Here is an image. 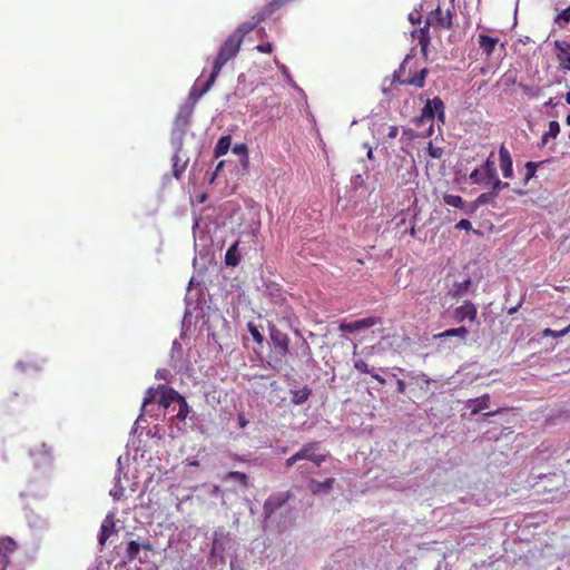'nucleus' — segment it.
Wrapping results in <instances>:
<instances>
[{"label":"nucleus","mask_w":570,"mask_h":570,"mask_svg":"<svg viewBox=\"0 0 570 570\" xmlns=\"http://www.w3.org/2000/svg\"><path fill=\"white\" fill-rule=\"evenodd\" d=\"M242 43L229 36L224 43L220 46L219 51L214 60L212 72L205 82V85L198 90L197 97L206 94L215 83L217 77L219 76L223 67L232 59H234L239 50Z\"/></svg>","instance_id":"obj_1"},{"label":"nucleus","mask_w":570,"mask_h":570,"mask_svg":"<svg viewBox=\"0 0 570 570\" xmlns=\"http://www.w3.org/2000/svg\"><path fill=\"white\" fill-rule=\"evenodd\" d=\"M157 390H159L160 393L158 401L159 405L166 410L169 409L173 404L177 405L178 409L176 417L180 421L186 420L189 414V405L185 397L181 396L176 390L165 384H159Z\"/></svg>","instance_id":"obj_2"},{"label":"nucleus","mask_w":570,"mask_h":570,"mask_svg":"<svg viewBox=\"0 0 570 570\" xmlns=\"http://www.w3.org/2000/svg\"><path fill=\"white\" fill-rule=\"evenodd\" d=\"M327 454L321 451V443L313 441L304 444L296 453L285 461L286 468H291L298 461L307 460L320 468L326 461Z\"/></svg>","instance_id":"obj_3"},{"label":"nucleus","mask_w":570,"mask_h":570,"mask_svg":"<svg viewBox=\"0 0 570 570\" xmlns=\"http://www.w3.org/2000/svg\"><path fill=\"white\" fill-rule=\"evenodd\" d=\"M454 4L451 1L446 9H443L440 4L429 13L426 21L428 24L440 28V29H451L453 23L454 16Z\"/></svg>","instance_id":"obj_4"},{"label":"nucleus","mask_w":570,"mask_h":570,"mask_svg":"<svg viewBox=\"0 0 570 570\" xmlns=\"http://www.w3.org/2000/svg\"><path fill=\"white\" fill-rule=\"evenodd\" d=\"M381 324V318L376 316H368L362 320H356L354 322H342L338 325V330L343 333H355L361 332L366 328L373 327L375 325Z\"/></svg>","instance_id":"obj_5"},{"label":"nucleus","mask_w":570,"mask_h":570,"mask_svg":"<svg viewBox=\"0 0 570 570\" xmlns=\"http://www.w3.org/2000/svg\"><path fill=\"white\" fill-rule=\"evenodd\" d=\"M271 342L277 354L285 356L289 350V337L286 333L277 328L275 325L269 326Z\"/></svg>","instance_id":"obj_6"},{"label":"nucleus","mask_w":570,"mask_h":570,"mask_svg":"<svg viewBox=\"0 0 570 570\" xmlns=\"http://www.w3.org/2000/svg\"><path fill=\"white\" fill-rule=\"evenodd\" d=\"M557 60L563 72L570 71V43L564 40H556Z\"/></svg>","instance_id":"obj_7"},{"label":"nucleus","mask_w":570,"mask_h":570,"mask_svg":"<svg viewBox=\"0 0 570 570\" xmlns=\"http://www.w3.org/2000/svg\"><path fill=\"white\" fill-rule=\"evenodd\" d=\"M17 543L10 537L0 538V570H6L9 562L10 556L16 551Z\"/></svg>","instance_id":"obj_8"},{"label":"nucleus","mask_w":570,"mask_h":570,"mask_svg":"<svg viewBox=\"0 0 570 570\" xmlns=\"http://www.w3.org/2000/svg\"><path fill=\"white\" fill-rule=\"evenodd\" d=\"M476 306L469 299L464 301V303L461 306L456 307L453 312V317L458 323H461L465 320L473 322L476 320Z\"/></svg>","instance_id":"obj_9"},{"label":"nucleus","mask_w":570,"mask_h":570,"mask_svg":"<svg viewBox=\"0 0 570 570\" xmlns=\"http://www.w3.org/2000/svg\"><path fill=\"white\" fill-rule=\"evenodd\" d=\"M499 166L504 178L513 177V161L510 151L502 144L499 148Z\"/></svg>","instance_id":"obj_10"},{"label":"nucleus","mask_w":570,"mask_h":570,"mask_svg":"<svg viewBox=\"0 0 570 570\" xmlns=\"http://www.w3.org/2000/svg\"><path fill=\"white\" fill-rule=\"evenodd\" d=\"M287 499L288 497L284 493H276L268 497L263 507L265 517L271 518L275 511L286 503Z\"/></svg>","instance_id":"obj_11"},{"label":"nucleus","mask_w":570,"mask_h":570,"mask_svg":"<svg viewBox=\"0 0 570 570\" xmlns=\"http://www.w3.org/2000/svg\"><path fill=\"white\" fill-rule=\"evenodd\" d=\"M444 204L461 209L464 214L471 215L475 212V206H471V204H466L465 200L459 196L453 194H444L443 195Z\"/></svg>","instance_id":"obj_12"},{"label":"nucleus","mask_w":570,"mask_h":570,"mask_svg":"<svg viewBox=\"0 0 570 570\" xmlns=\"http://www.w3.org/2000/svg\"><path fill=\"white\" fill-rule=\"evenodd\" d=\"M498 42H499V38H497V37H490L484 33H480L478 36L479 48L482 50V52L487 57H490L493 53Z\"/></svg>","instance_id":"obj_13"},{"label":"nucleus","mask_w":570,"mask_h":570,"mask_svg":"<svg viewBox=\"0 0 570 570\" xmlns=\"http://www.w3.org/2000/svg\"><path fill=\"white\" fill-rule=\"evenodd\" d=\"M335 483V479L328 478L325 481L321 482L317 480H311L308 483V489L313 494L328 493Z\"/></svg>","instance_id":"obj_14"},{"label":"nucleus","mask_w":570,"mask_h":570,"mask_svg":"<svg viewBox=\"0 0 570 570\" xmlns=\"http://www.w3.org/2000/svg\"><path fill=\"white\" fill-rule=\"evenodd\" d=\"M469 335V331L465 326H459L455 328L446 330L438 335H435L436 340H444L448 337H459L462 342L466 341V337Z\"/></svg>","instance_id":"obj_15"},{"label":"nucleus","mask_w":570,"mask_h":570,"mask_svg":"<svg viewBox=\"0 0 570 570\" xmlns=\"http://www.w3.org/2000/svg\"><path fill=\"white\" fill-rule=\"evenodd\" d=\"M139 552H140V546H139V542L138 541H135V540H131L128 542V546H127V560L129 562H132L135 560H139V562L144 563L148 560V556L145 554V557H140L139 556Z\"/></svg>","instance_id":"obj_16"},{"label":"nucleus","mask_w":570,"mask_h":570,"mask_svg":"<svg viewBox=\"0 0 570 570\" xmlns=\"http://www.w3.org/2000/svg\"><path fill=\"white\" fill-rule=\"evenodd\" d=\"M223 480L225 482L237 483L242 489H247L249 485L248 476L245 473L238 471L228 472Z\"/></svg>","instance_id":"obj_17"},{"label":"nucleus","mask_w":570,"mask_h":570,"mask_svg":"<svg viewBox=\"0 0 570 570\" xmlns=\"http://www.w3.org/2000/svg\"><path fill=\"white\" fill-rule=\"evenodd\" d=\"M426 75H428V69H422L419 72H416L414 76H412L407 79L400 80V83L401 85H412L416 88H422V87H424Z\"/></svg>","instance_id":"obj_18"},{"label":"nucleus","mask_w":570,"mask_h":570,"mask_svg":"<svg viewBox=\"0 0 570 570\" xmlns=\"http://www.w3.org/2000/svg\"><path fill=\"white\" fill-rule=\"evenodd\" d=\"M471 403L474 404V406H473V409L471 411V414H478L482 410H487V409L490 407V395L489 394H483L480 397L471 399V400L468 401V404H471Z\"/></svg>","instance_id":"obj_19"},{"label":"nucleus","mask_w":570,"mask_h":570,"mask_svg":"<svg viewBox=\"0 0 570 570\" xmlns=\"http://www.w3.org/2000/svg\"><path fill=\"white\" fill-rule=\"evenodd\" d=\"M238 244L239 242H235L225 254V264L227 266H236L240 261V256L238 253Z\"/></svg>","instance_id":"obj_20"},{"label":"nucleus","mask_w":570,"mask_h":570,"mask_svg":"<svg viewBox=\"0 0 570 570\" xmlns=\"http://www.w3.org/2000/svg\"><path fill=\"white\" fill-rule=\"evenodd\" d=\"M311 394H312V391L308 386H304L301 390H292L291 391L292 403L295 405H301L308 400Z\"/></svg>","instance_id":"obj_21"},{"label":"nucleus","mask_w":570,"mask_h":570,"mask_svg":"<svg viewBox=\"0 0 570 570\" xmlns=\"http://www.w3.org/2000/svg\"><path fill=\"white\" fill-rule=\"evenodd\" d=\"M429 102L431 105V108L436 115L438 120H440L442 124L445 121V107L443 100L436 96L433 99H429Z\"/></svg>","instance_id":"obj_22"},{"label":"nucleus","mask_w":570,"mask_h":570,"mask_svg":"<svg viewBox=\"0 0 570 570\" xmlns=\"http://www.w3.org/2000/svg\"><path fill=\"white\" fill-rule=\"evenodd\" d=\"M230 142H232L230 136L220 137L215 146V149H214L215 157L218 158V157L226 155L230 148Z\"/></svg>","instance_id":"obj_23"},{"label":"nucleus","mask_w":570,"mask_h":570,"mask_svg":"<svg viewBox=\"0 0 570 570\" xmlns=\"http://www.w3.org/2000/svg\"><path fill=\"white\" fill-rule=\"evenodd\" d=\"M494 156V153L492 151L488 159L485 160V163L483 164L482 166V170L487 177V180L488 179H493L498 174H497V168H495V165H494V160L492 159Z\"/></svg>","instance_id":"obj_24"},{"label":"nucleus","mask_w":570,"mask_h":570,"mask_svg":"<svg viewBox=\"0 0 570 570\" xmlns=\"http://www.w3.org/2000/svg\"><path fill=\"white\" fill-rule=\"evenodd\" d=\"M560 132V124L557 120H551L549 122V129L547 132L542 135L541 141L542 145H546L550 138H556Z\"/></svg>","instance_id":"obj_25"},{"label":"nucleus","mask_w":570,"mask_h":570,"mask_svg":"<svg viewBox=\"0 0 570 570\" xmlns=\"http://www.w3.org/2000/svg\"><path fill=\"white\" fill-rule=\"evenodd\" d=\"M517 82V76L513 72H505L500 80L498 81V85L501 86L504 90H508L512 88Z\"/></svg>","instance_id":"obj_26"},{"label":"nucleus","mask_w":570,"mask_h":570,"mask_svg":"<svg viewBox=\"0 0 570 570\" xmlns=\"http://www.w3.org/2000/svg\"><path fill=\"white\" fill-rule=\"evenodd\" d=\"M495 198H497L495 193H492V191L482 193L481 195L478 196V198L473 203H471V206H475V210H476L480 205L493 203V200Z\"/></svg>","instance_id":"obj_27"},{"label":"nucleus","mask_w":570,"mask_h":570,"mask_svg":"<svg viewBox=\"0 0 570 570\" xmlns=\"http://www.w3.org/2000/svg\"><path fill=\"white\" fill-rule=\"evenodd\" d=\"M487 185H491V191L495 193L497 197L502 189L508 188L510 186L509 183L501 181L498 178V175L493 179H488Z\"/></svg>","instance_id":"obj_28"},{"label":"nucleus","mask_w":570,"mask_h":570,"mask_svg":"<svg viewBox=\"0 0 570 570\" xmlns=\"http://www.w3.org/2000/svg\"><path fill=\"white\" fill-rule=\"evenodd\" d=\"M556 23L560 28H568L570 30V6L557 16Z\"/></svg>","instance_id":"obj_29"},{"label":"nucleus","mask_w":570,"mask_h":570,"mask_svg":"<svg viewBox=\"0 0 570 570\" xmlns=\"http://www.w3.org/2000/svg\"><path fill=\"white\" fill-rule=\"evenodd\" d=\"M539 167V163L527 161L524 165L525 176H524V185L535 176L537 169Z\"/></svg>","instance_id":"obj_30"},{"label":"nucleus","mask_w":570,"mask_h":570,"mask_svg":"<svg viewBox=\"0 0 570 570\" xmlns=\"http://www.w3.org/2000/svg\"><path fill=\"white\" fill-rule=\"evenodd\" d=\"M469 178H470V181L472 184H478V185L484 184V185H487V177H485V175H484L482 169H479V168L474 169L470 174Z\"/></svg>","instance_id":"obj_31"},{"label":"nucleus","mask_w":570,"mask_h":570,"mask_svg":"<svg viewBox=\"0 0 570 570\" xmlns=\"http://www.w3.org/2000/svg\"><path fill=\"white\" fill-rule=\"evenodd\" d=\"M569 333H570V324L568 326H566L564 328L560 330V331H556V330H551V328H546V330H543L542 335L544 337L552 336L554 338H558V337H562V336H564V335H567Z\"/></svg>","instance_id":"obj_32"},{"label":"nucleus","mask_w":570,"mask_h":570,"mask_svg":"<svg viewBox=\"0 0 570 570\" xmlns=\"http://www.w3.org/2000/svg\"><path fill=\"white\" fill-rule=\"evenodd\" d=\"M157 393H159V390H157V387H149L146 391L141 406L142 410H145L149 404H151L155 401Z\"/></svg>","instance_id":"obj_33"},{"label":"nucleus","mask_w":570,"mask_h":570,"mask_svg":"<svg viewBox=\"0 0 570 570\" xmlns=\"http://www.w3.org/2000/svg\"><path fill=\"white\" fill-rule=\"evenodd\" d=\"M435 117H436V115L433 111V109L431 108V105H430V102L428 100L425 106L422 109L421 120L422 121L423 120H428V121H430L432 124Z\"/></svg>","instance_id":"obj_34"},{"label":"nucleus","mask_w":570,"mask_h":570,"mask_svg":"<svg viewBox=\"0 0 570 570\" xmlns=\"http://www.w3.org/2000/svg\"><path fill=\"white\" fill-rule=\"evenodd\" d=\"M247 328L255 342H257L258 344H262L264 342V336L253 323H248Z\"/></svg>","instance_id":"obj_35"},{"label":"nucleus","mask_w":570,"mask_h":570,"mask_svg":"<svg viewBox=\"0 0 570 570\" xmlns=\"http://www.w3.org/2000/svg\"><path fill=\"white\" fill-rule=\"evenodd\" d=\"M354 367L361 373L371 374L373 372V368H371L368 364L362 358H358L354 362Z\"/></svg>","instance_id":"obj_36"},{"label":"nucleus","mask_w":570,"mask_h":570,"mask_svg":"<svg viewBox=\"0 0 570 570\" xmlns=\"http://www.w3.org/2000/svg\"><path fill=\"white\" fill-rule=\"evenodd\" d=\"M233 153L243 156L246 161L248 160V148L246 144H236L233 147Z\"/></svg>","instance_id":"obj_37"},{"label":"nucleus","mask_w":570,"mask_h":570,"mask_svg":"<svg viewBox=\"0 0 570 570\" xmlns=\"http://www.w3.org/2000/svg\"><path fill=\"white\" fill-rule=\"evenodd\" d=\"M110 530L107 524L102 523L100 527V533H99V543L104 546L107 541V539L110 537Z\"/></svg>","instance_id":"obj_38"},{"label":"nucleus","mask_w":570,"mask_h":570,"mask_svg":"<svg viewBox=\"0 0 570 570\" xmlns=\"http://www.w3.org/2000/svg\"><path fill=\"white\" fill-rule=\"evenodd\" d=\"M519 86L523 90V92L525 95H528L529 97H532V98L539 97V94H540V89L539 88H533V87H530V86L524 85V83H520Z\"/></svg>","instance_id":"obj_39"},{"label":"nucleus","mask_w":570,"mask_h":570,"mask_svg":"<svg viewBox=\"0 0 570 570\" xmlns=\"http://www.w3.org/2000/svg\"><path fill=\"white\" fill-rule=\"evenodd\" d=\"M428 151L432 158H441L442 157V149L439 147H434L432 145V142H429Z\"/></svg>","instance_id":"obj_40"},{"label":"nucleus","mask_w":570,"mask_h":570,"mask_svg":"<svg viewBox=\"0 0 570 570\" xmlns=\"http://www.w3.org/2000/svg\"><path fill=\"white\" fill-rule=\"evenodd\" d=\"M256 49L262 53H271L274 49L271 42L261 43L256 46Z\"/></svg>","instance_id":"obj_41"},{"label":"nucleus","mask_w":570,"mask_h":570,"mask_svg":"<svg viewBox=\"0 0 570 570\" xmlns=\"http://www.w3.org/2000/svg\"><path fill=\"white\" fill-rule=\"evenodd\" d=\"M455 228L456 229L471 230L472 229V224H471V222L469 219H461L459 223H456Z\"/></svg>","instance_id":"obj_42"},{"label":"nucleus","mask_w":570,"mask_h":570,"mask_svg":"<svg viewBox=\"0 0 570 570\" xmlns=\"http://www.w3.org/2000/svg\"><path fill=\"white\" fill-rule=\"evenodd\" d=\"M470 285H471V281H470V279H466V281H464V282L460 283V284L458 285V289H456V292H455V294H454V295H455V296H459L462 292L468 291V289H469V287H470Z\"/></svg>","instance_id":"obj_43"},{"label":"nucleus","mask_w":570,"mask_h":570,"mask_svg":"<svg viewBox=\"0 0 570 570\" xmlns=\"http://www.w3.org/2000/svg\"><path fill=\"white\" fill-rule=\"evenodd\" d=\"M397 135H399V128L396 126H390L389 132L386 135L387 138L394 139V138H396Z\"/></svg>","instance_id":"obj_44"},{"label":"nucleus","mask_w":570,"mask_h":570,"mask_svg":"<svg viewBox=\"0 0 570 570\" xmlns=\"http://www.w3.org/2000/svg\"><path fill=\"white\" fill-rule=\"evenodd\" d=\"M302 347H303V354L308 356V357H311L312 356V350H311L309 344L305 340L303 341Z\"/></svg>","instance_id":"obj_45"},{"label":"nucleus","mask_w":570,"mask_h":570,"mask_svg":"<svg viewBox=\"0 0 570 570\" xmlns=\"http://www.w3.org/2000/svg\"><path fill=\"white\" fill-rule=\"evenodd\" d=\"M396 391L399 393H404L405 392V382L401 379H397L396 380Z\"/></svg>","instance_id":"obj_46"},{"label":"nucleus","mask_w":570,"mask_h":570,"mask_svg":"<svg viewBox=\"0 0 570 570\" xmlns=\"http://www.w3.org/2000/svg\"><path fill=\"white\" fill-rule=\"evenodd\" d=\"M139 546H140V550L142 549L145 551H154V547L149 541L139 542Z\"/></svg>","instance_id":"obj_47"},{"label":"nucleus","mask_w":570,"mask_h":570,"mask_svg":"<svg viewBox=\"0 0 570 570\" xmlns=\"http://www.w3.org/2000/svg\"><path fill=\"white\" fill-rule=\"evenodd\" d=\"M155 377L157 380H167V371L166 370H158L155 374Z\"/></svg>","instance_id":"obj_48"},{"label":"nucleus","mask_w":570,"mask_h":570,"mask_svg":"<svg viewBox=\"0 0 570 570\" xmlns=\"http://www.w3.org/2000/svg\"><path fill=\"white\" fill-rule=\"evenodd\" d=\"M238 424L242 429H244L248 424V421L246 420L244 414L238 415Z\"/></svg>","instance_id":"obj_49"},{"label":"nucleus","mask_w":570,"mask_h":570,"mask_svg":"<svg viewBox=\"0 0 570 570\" xmlns=\"http://www.w3.org/2000/svg\"><path fill=\"white\" fill-rule=\"evenodd\" d=\"M371 375H372V377H373L374 380H376L380 384H385V379H384V377H382L380 374L372 372V373H371Z\"/></svg>","instance_id":"obj_50"},{"label":"nucleus","mask_w":570,"mask_h":570,"mask_svg":"<svg viewBox=\"0 0 570 570\" xmlns=\"http://www.w3.org/2000/svg\"><path fill=\"white\" fill-rule=\"evenodd\" d=\"M364 147L367 149V158L372 160L374 158L372 147L368 144H364Z\"/></svg>","instance_id":"obj_51"},{"label":"nucleus","mask_w":570,"mask_h":570,"mask_svg":"<svg viewBox=\"0 0 570 570\" xmlns=\"http://www.w3.org/2000/svg\"><path fill=\"white\" fill-rule=\"evenodd\" d=\"M504 409H498L495 411H491V412H487L484 415L485 416H493V415H497L499 413H501Z\"/></svg>","instance_id":"obj_52"},{"label":"nucleus","mask_w":570,"mask_h":570,"mask_svg":"<svg viewBox=\"0 0 570 570\" xmlns=\"http://www.w3.org/2000/svg\"><path fill=\"white\" fill-rule=\"evenodd\" d=\"M520 307V304L518 306H514V307H511L508 313L511 315L513 313H515L518 311V308Z\"/></svg>","instance_id":"obj_53"},{"label":"nucleus","mask_w":570,"mask_h":570,"mask_svg":"<svg viewBox=\"0 0 570 570\" xmlns=\"http://www.w3.org/2000/svg\"><path fill=\"white\" fill-rule=\"evenodd\" d=\"M409 234L414 237L415 236V227L412 226L410 229H409Z\"/></svg>","instance_id":"obj_54"},{"label":"nucleus","mask_w":570,"mask_h":570,"mask_svg":"<svg viewBox=\"0 0 570 570\" xmlns=\"http://www.w3.org/2000/svg\"><path fill=\"white\" fill-rule=\"evenodd\" d=\"M566 102L570 105V91H568L564 96Z\"/></svg>","instance_id":"obj_55"},{"label":"nucleus","mask_w":570,"mask_h":570,"mask_svg":"<svg viewBox=\"0 0 570 570\" xmlns=\"http://www.w3.org/2000/svg\"><path fill=\"white\" fill-rule=\"evenodd\" d=\"M514 193H515V194H518V195H520V196H522V195H524V194H525V191H524V190H522V189H514Z\"/></svg>","instance_id":"obj_56"},{"label":"nucleus","mask_w":570,"mask_h":570,"mask_svg":"<svg viewBox=\"0 0 570 570\" xmlns=\"http://www.w3.org/2000/svg\"><path fill=\"white\" fill-rule=\"evenodd\" d=\"M179 174H180V171H179L178 169H176V164H175V165H174V175H175L176 177H178V176H179Z\"/></svg>","instance_id":"obj_57"},{"label":"nucleus","mask_w":570,"mask_h":570,"mask_svg":"<svg viewBox=\"0 0 570 570\" xmlns=\"http://www.w3.org/2000/svg\"><path fill=\"white\" fill-rule=\"evenodd\" d=\"M546 106H554L553 104V99L550 98L547 102H546Z\"/></svg>","instance_id":"obj_58"},{"label":"nucleus","mask_w":570,"mask_h":570,"mask_svg":"<svg viewBox=\"0 0 570 570\" xmlns=\"http://www.w3.org/2000/svg\"><path fill=\"white\" fill-rule=\"evenodd\" d=\"M222 166H223V163H219L217 166V170H219Z\"/></svg>","instance_id":"obj_59"},{"label":"nucleus","mask_w":570,"mask_h":570,"mask_svg":"<svg viewBox=\"0 0 570 570\" xmlns=\"http://www.w3.org/2000/svg\"><path fill=\"white\" fill-rule=\"evenodd\" d=\"M567 120H568V122L570 124V116H568Z\"/></svg>","instance_id":"obj_60"}]
</instances>
